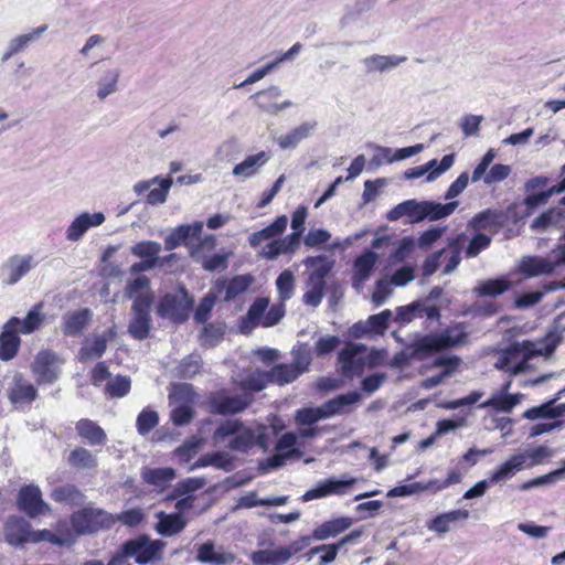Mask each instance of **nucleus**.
<instances>
[{"instance_id":"49530a36","label":"nucleus","mask_w":565,"mask_h":565,"mask_svg":"<svg viewBox=\"0 0 565 565\" xmlns=\"http://www.w3.org/2000/svg\"><path fill=\"white\" fill-rule=\"evenodd\" d=\"M554 194L557 193L554 191L553 186L542 192L529 194L523 200V205L525 206V210L519 217H516V221L525 220L526 217L532 215L539 206L546 204L550 198Z\"/></svg>"},{"instance_id":"f8f14e48","label":"nucleus","mask_w":565,"mask_h":565,"mask_svg":"<svg viewBox=\"0 0 565 565\" xmlns=\"http://www.w3.org/2000/svg\"><path fill=\"white\" fill-rule=\"evenodd\" d=\"M17 503L19 510L30 518H35L50 509L42 500V492L35 484H28L20 488Z\"/></svg>"},{"instance_id":"f257e3e1","label":"nucleus","mask_w":565,"mask_h":565,"mask_svg":"<svg viewBox=\"0 0 565 565\" xmlns=\"http://www.w3.org/2000/svg\"><path fill=\"white\" fill-rule=\"evenodd\" d=\"M458 201L440 203L431 200H406L394 206L386 215L390 222L398 221L403 216L408 217L409 224L424 221L435 222L450 216L458 207Z\"/></svg>"},{"instance_id":"58836bf2","label":"nucleus","mask_w":565,"mask_h":565,"mask_svg":"<svg viewBox=\"0 0 565 565\" xmlns=\"http://www.w3.org/2000/svg\"><path fill=\"white\" fill-rule=\"evenodd\" d=\"M254 278L252 275H237L227 281H223L222 285H218V291H222V288L225 289L224 300L231 301L236 298L239 294L246 291L252 285Z\"/></svg>"},{"instance_id":"052dcab7","label":"nucleus","mask_w":565,"mask_h":565,"mask_svg":"<svg viewBox=\"0 0 565 565\" xmlns=\"http://www.w3.org/2000/svg\"><path fill=\"white\" fill-rule=\"evenodd\" d=\"M276 287L279 295V299L285 302L289 300L294 295L295 289V276L289 269H285L279 274L276 279Z\"/></svg>"},{"instance_id":"393cba45","label":"nucleus","mask_w":565,"mask_h":565,"mask_svg":"<svg viewBox=\"0 0 565 565\" xmlns=\"http://www.w3.org/2000/svg\"><path fill=\"white\" fill-rule=\"evenodd\" d=\"M352 523L353 521L349 516H340L326 521L312 531V539L317 541H326L330 537H335L350 529Z\"/></svg>"},{"instance_id":"39448f33","label":"nucleus","mask_w":565,"mask_h":565,"mask_svg":"<svg viewBox=\"0 0 565 565\" xmlns=\"http://www.w3.org/2000/svg\"><path fill=\"white\" fill-rule=\"evenodd\" d=\"M154 301L152 291L138 295L131 306V319L128 324L129 335L138 341L147 339L152 329L151 307Z\"/></svg>"},{"instance_id":"423d86ee","label":"nucleus","mask_w":565,"mask_h":565,"mask_svg":"<svg viewBox=\"0 0 565 565\" xmlns=\"http://www.w3.org/2000/svg\"><path fill=\"white\" fill-rule=\"evenodd\" d=\"M194 306V298L184 286H180L178 294H166L159 301L157 313L161 318H169L174 323H183Z\"/></svg>"},{"instance_id":"473e14b6","label":"nucleus","mask_w":565,"mask_h":565,"mask_svg":"<svg viewBox=\"0 0 565 565\" xmlns=\"http://www.w3.org/2000/svg\"><path fill=\"white\" fill-rule=\"evenodd\" d=\"M303 265L307 268H312L308 281L326 282L324 278L332 270L334 260L329 259L326 255L308 256L303 259Z\"/></svg>"},{"instance_id":"9d476101","label":"nucleus","mask_w":565,"mask_h":565,"mask_svg":"<svg viewBox=\"0 0 565 565\" xmlns=\"http://www.w3.org/2000/svg\"><path fill=\"white\" fill-rule=\"evenodd\" d=\"M254 402L252 395H211L209 404L211 413L216 415H235L244 412Z\"/></svg>"},{"instance_id":"603ef678","label":"nucleus","mask_w":565,"mask_h":565,"mask_svg":"<svg viewBox=\"0 0 565 565\" xmlns=\"http://www.w3.org/2000/svg\"><path fill=\"white\" fill-rule=\"evenodd\" d=\"M224 334V323H204L200 334L202 345L214 348L223 340Z\"/></svg>"},{"instance_id":"6e6552de","label":"nucleus","mask_w":565,"mask_h":565,"mask_svg":"<svg viewBox=\"0 0 565 565\" xmlns=\"http://www.w3.org/2000/svg\"><path fill=\"white\" fill-rule=\"evenodd\" d=\"M39 265L31 254H13L0 265V281L3 286H14Z\"/></svg>"},{"instance_id":"412c9836","label":"nucleus","mask_w":565,"mask_h":565,"mask_svg":"<svg viewBox=\"0 0 565 565\" xmlns=\"http://www.w3.org/2000/svg\"><path fill=\"white\" fill-rule=\"evenodd\" d=\"M355 479L340 480L335 478H330L324 481H321L317 484L316 488L308 490L303 495V501H311L313 499L323 498L330 494H342L349 489Z\"/></svg>"},{"instance_id":"13d9d810","label":"nucleus","mask_w":565,"mask_h":565,"mask_svg":"<svg viewBox=\"0 0 565 565\" xmlns=\"http://www.w3.org/2000/svg\"><path fill=\"white\" fill-rule=\"evenodd\" d=\"M204 486L205 479L203 478H186L174 486L170 498L177 499L184 495L189 497L191 493L202 489Z\"/></svg>"},{"instance_id":"6ab92c4d","label":"nucleus","mask_w":565,"mask_h":565,"mask_svg":"<svg viewBox=\"0 0 565 565\" xmlns=\"http://www.w3.org/2000/svg\"><path fill=\"white\" fill-rule=\"evenodd\" d=\"M8 398L13 405L31 404L38 398V390L18 373L8 388Z\"/></svg>"},{"instance_id":"a19ab883","label":"nucleus","mask_w":565,"mask_h":565,"mask_svg":"<svg viewBox=\"0 0 565 565\" xmlns=\"http://www.w3.org/2000/svg\"><path fill=\"white\" fill-rule=\"evenodd\" d=\"M51 499L58 503H68L81 505L84 503L85 495L74 484H64L54 488L50 494Z\"/></svg>"},{"instance_id":"37998d69","label":"nucleus","mask_w":565,"mask_h":565,"mask_svg":"<svg viewBox=\"0 0 565 565\" xmlns=\"http://www.w3.org/2000/svg\"><path fill=\"white\" fill-rule=\"evenodd\" d=\"M522 394H493L482 402L479 408L492 407L497 412L510 413L521 401Z\"/></svg>"},{"instance_id":"aec40b11","label":"nucleus","mask_w":565,"mask_h":565,"mask_svg":"<svg viewBox=\"0 0 565 565\" xmlns=\"http://www.w3.org/2000/svg\"><path fill=\"white\" fill-rule=\"evenodd\" d=\"M203 230V223L198 221L193 224H182L175 227L164 239V248L172 250L181 244L189 246L190 238H199Z\"/></svg>"},{"instance_id":"f3484780","label":"nucleus","mask_w":565,"mask_h":565,"mask_svg":"<svg viewBox=\"0 0 565 565\" xmlns=\"http://www.w3.org/2000/svg\"><path fill=\"white\" fill-rule=\"evenodd\" d=\"M106 217L102 212H83L77 215L66 230V239L78 242L90 227H96L105 222Z\"/></svg>"},{"instance_id":"e2e57ef3","label":"nucleus","mask_w":565,"mask_h":565,"mask_svg":"<svg viewBox=\"0 0 565 565\" xmlns=\"http://www.w3.org/2000/svg\"><path fill=\"white\" fill-rule=\"evenodd\" d=\"M202 359L200 354L192 353L185 356L178 366V373L182 379H192L198 373H200L202 369Z\"/></svg>"},{"instance_id":"5701e85b","label":"nucleus","mask_w":565,"mask_h":565,"mask_svg":"<svg viewBox=\"0 0 565 565\" xmlns=\"http://www.w3.org/2000/svg\"><path fill=\"white\" fill-rule=\"evenodd\" d=\"M406 56L373 54L362 60L366 74L385 73L399 66Z\"/></svg>"},{"instance_id":"2f4dec72","label":"nucleus","mask_w":565,"mask_h":565,"mask_svg":"<svg viewBox=\"0 0 565 565\" xmlns=\"http://www.w3.org/2000/svg\"><path fill=\"white\" fill-rule=\"evenodd\" d=\"M507 220L504 212L488 209L476 214L470 225L477 230H498L505 224Z\"/></svg>"},{"instance_id":"09e8293b","label":"nucleus","mask_w":565,"mask_h":565,"mask_svg":"<svg viewBox=\"0 0 565 565\" xmlns=\"http://www.w3.org/2000/svg\"><path fill=\"white\" fill-rule=\"evenodd\" d=\"M268 383H270L268 372L256 370L241 381L239 387L244 392L257 393L263 391Z\"/></svg>"},{"instance_id":"2eb2a0df","label":"nucleus","mask_w":565,"mask_h":565,"mask_svg":"<svg viewBox=\"0 0 565 565\" xmlns=\"http://www.w3.org/2000/svg\"><path fill=\"white\" fill-rule=\"evenodd\" d=\"M18 326H20V319L12 317L3 326V330L0 333V360L9 361L13 359L20 347V337L18 334Z\"/></svg>"},{"instance_id":"338daca9","label":"nucleus","mask_w":565,"mask_h":565,"mask_svg":"<svg viewBox=\"0 0 565 565\" xmlns=\"http://www.w3.org/2000/svg\"><path fill=\"white\" fill-rule=\"evenodd\" d=\"M131 387V380L128 376L117 375L108 381L105 391L110 397L120 398L126 396Z\"/></svg>"},{"instance_id":"79ce46f5","label":"nucleus","mask_w":565,"mask_h":565,"mask_svg":"<svg viewBox=\"0 0 565 565\" xmlns=\"http://www.w3.org/2000/svg\"><path fill=\"white\" fill-rule=\"evenodd\" d=\"M511 288V282L505 277H498L481 281L473 292L480 297H498Z\"/></svg>"},{"instance_id":"0eeeda50","label":"nucleus","mask_w":565,"mask_h":565,"mask_svg":"<svg viewBox=\"0 0 565 565\" xmlns=\"http://www.w3.org/2000/svg\"><path fill=\"white\" fill-rule=\"evenodd\" d=\"M73 530L78 535L93 534L113 526V514L103 509L83 508L71 516Z\"/></svg>"},{"instance_id":"bf43d9fd","label":"nucleus","mask_w":565,"mask_h":565,"mask_svg":"<svg viewBox=\"0 0 565 565\" xmlns=\"http://www.w3.org/2000/svg\"><path fill=\"white\" fill-rule=\"evenodd\" d=\"M47 30V25L43 24L36 29H34L32 32L26 34H21L15 38H13L9 42V46L12 49V51L18 54L22 51H24L30 43L36 41L40 39V36Z\"/></svg>"},{"instance_id":"3c124183","label":"nucleus","mask_w":565,"mask_h":565,"mask_svg":"<svg viewBox=\"0 0 565 565\" xmlns=\"http://www.w3.org/2000/svg\"><path fill=\"white\" fill-rule=\"evenodd\" d=\"M130 252L134 256L146 260H153L159 264V253L161 245L154 241H141L131 246Z\"/></svg>"},{"instance_id":"c756f323","label":"nucleus","mask_w":565,"mask_h":565,"mask_svg":"<svg viewBox=\"0 0 565 565\" xmlns=\"http://www.w3.org/2000/svg\"><path fill=\"white\" fill-rule=\"evenodd\" d=\"M269 159L270 156L266 151L247 156L242 162L234 166L232 173L235 177H243L245 179L252 178Z\"/></svg>"},{"instance_id":"de8ad7c7","label":"nucleus","mask_w":565,"mask_h":565,"mask_svg":"<svg viewBox=\"0 0 565 565\" xmlns=\"http://www.w3.org/2000/svg\"><path fill=\"white\" fill-rule=\"evenodd\" d=\"M68 463L79 470L97 467V459L93 454L83 447H76L68 456Z\"/></svg>"},{"instance_id":"f03ea898","label":"nucleus","mask_w":565,"mask_h":565,"mask_svg":"<svg viewBox=\"0 0 565 565\" xmlns=\"http://www.w3.org/2000/svg\"><path fill=\"white\" fill-rule=\"evenodd\" d=\"M166 543L161 540H152L147 534H140L125 541L113 555V564L125 563L131 557L138 565H148L161 561L162 550Z\"/></svg>"},{"instance_id":"7c9ffc66","label":"nucleus","mask_w":565,"mask_h":565,"mask_svg":"<svg viewBox=\"0 0 565 565\" xmlns=\"http://www.w3.org/2000/svg\"><path fill=\"white\" fill-rule=\"evenodd\" d=\"M158 523L156 531L162 536H172L180 533L186 525V522L181 513L159 512L157 514Z\"/></svg>"},{"instance_id":"1a4fd4ad","label":"nucleus","mask_w":565,"mask_h":565,"mask_svg":"<svg viewBox=\"0 0 565 565\" xmlns=\"http://www.w3.org/2000/svg\"><path fill=\"white\" fill-rule=\"evenodd\" d=\"M367 350L365 344L349 342L338 354L341 364V373L344 377L360 376L365 369Z\"/></svg>"},{"instance_id":"a18cd8bd","label":"nucleus","mask_w":565,"mask_h":565,"mask_svg":"<svg viewBox=\"0 0 565 565\" xmlns=\"http://www.w3.org/2000/svg\"><path fill=\"white\" fill-rule=\"evenodd\" d=\"M270 383L285 385L296 381L300 373L292 364L280 363L267 371Z\"/></svg>"},{"instance_id":"b1692460","label":"nucleus","mask_w":565,"mask_h":565,"mask_svg":"<svg viewBox=\"0 0 565 565\" xmlns=\"http://www.w3.org/2000/svg\"><path fill=\"white\" fill-rule=\"evenodd\" d=\"M288 218L286 215L278 216L271 224L260 231L254 232L248 237V243L253 248H257L265 241H274L279 237L287 228Z\"/></svg>"},{"instance_id":"c85d7f7f","label":"nucleus","mask_w":565,"mask_h":565,"mask_svg":"<svg viewBox=\"0 0 565 565\" xmlns=\"http://www.w3.org/2000/svg\"><path fill=\"white\" fill-rule=\"evenodd\" d=\"M191 258L200 264L206 271H222L228 266L230 253H215L213 255H204L198 248H191Z\"/></svg>"},{"instance_id":"72a5a7b5","label":"nucleus","mask_w":565,"mask_h":565,"mask_svg":"<svg viewBox=\"0 0 565 565\" xmlns=\"http://www.w3.org/2000/svg\"><path fill=\"white\" fill-rule=\"evenodd\" d=\"M120 71L118 68H104L99 78L96 81V96L99 100H105L108 96L118 90V81Z\"/></svg>"},{"instance_id":"9b49d317","label":"nucleus","mask_w":565,"mask_h":565,"mask_svg":"<svg viewBox=\"0 0 565 565\" xmlns=\"http://www.w3.org/2000/svg\"><path fill=\"white\" fill-rule=\"evenodd\" d=\"M56 363L57 355L50 350H42L36 354L32 363V372L38 384H53L58 380L60 369Z\"/></svg>"},{"instance_id":"c9c22d12","label":"nucleus","mask_w":565,"mask_h":565,"mask_svg":"<svg viewBox=\"0 0 565 565\" xmlns=\"http://www.w3.org/2000/svg\"><path fill=\"white\" fill-rule=\"evenodd\" d=\"M269 300L265 297H258L254 300V302L248 308L246 316L242 321V332L245 333L246 328H255L258 324H262V320L265 317V312L268 309Z\"/></svg>"},{"instance_id":"ddd939ff","label":"nucleus","mask_w":565,"mask_h":565,"mask_svg":"<svg viewBox=\"0 0 565 565\" xmlns=\"http://www.w3.org/2000/svg\"><path fill=\"white\" fill-rule=\"evenodd\" d=\"M562 265L563 264H557V255H554L553 262L540 256H523L519 260L516 271L525 278H533L542 275H551Z\"/></svg>"},{"instance_id":"ea45409f","label":"nucleus","mask_w":565,"mask_h":565,"mask_svg":"<svg viewBox=\"0 0 565 565\" xmlns=\"http://www.w3.org/2000/svg\"><path fill=\"white\" fill-rule=\"evenodd\" d=\"M525 463V455H514L505 462L500 465L498 469L491 475L490 482L492 484L500 482L504 479H510L518 471H520Z\"/></svg>"},{"instance_id":"864d4df0","label":"nucleus","mask_w":565,"mask_h":565,"mask_svg":"<svg viewBox=\"0 0 565 565\" xmlns=\"http://www.w3.org/2000/svg\"><path fill=\"white\" fill-rule=\"evenodd\" d=\"M454 162H455V154L450 153V154H445L441 158L439 163L436 159H433V160L428 161L427 163H425L424 167L426 169V172H428L426 181L427 182L435 181L440 174H443L444 172L449 170L452 167Z\"/></svg>"},{"instance_id":"4be33fe9","label":"nucleus","mask_w":565,"mask_h":565,"mask_svg":"<svg viewBox=\"0 0 565 565\" xmlns=\"http://www.w3.org/2000/svg\"><path fill=\"white\" fill-rule=\"evenodd\" d=\"M32 527L29 522L23 519H12L4 527L6 541L13 546H23L31 543Z\"/></svg>"},{"instance_id":"a211bd4d","label":"nucleus","mask_w":565,"mask_h":565,"mask_svg":"<svg viewBox=\"0 0 565 565\" xmlns=\"http://www.w3.org/2000/svg\"><path fill=\"white\" fill-rule=\"evenodd\" d=\"M93 312L88 308L66 312L62 318L61 330L66 337H78L89 324Z\"/></svg>"},{"instance_id":"774afa93","label":"nucleus","mask_w":565,"mask_h":565,"mask_svg":"<svg viewBox=\"0 0 565 565\" xmlns=\"http://www.w3.org/2000/svg\"><path fill=\"white\" fill-rule=\"evenodd\" d=\"M158 423L159 415L156 411L143 409L137 417V430L141 436H146L158 425Z\"/></svg>"},{"instance_id":"a878e982","label":"nucleus","mask_w":565,"mask_h":565,"mask_svg":"<svg viewBox=\"0 0 565 565\" xmlns=\"http://www.w3.org/2000/svg\"><path fill=\"white\" fill-rule=\"evenodd\" d=\"M469 516L470 513L468 510H451L436 515L427 523L426 526L429 531H433L438 535H443L450 531V524L459 521H466Z\"/></svg>"},{"instance_id":"0e129e2a","label":"nucleus","mask_w":565,"mask_h":565,"mask_svg":"<svg viewBox=\"0 0 565 565\" xmlns=\"http://www.w3.org/2000/svg\"><path fill=\"white\" fill-rule=\"evenodd\" d=\"M423 303L417 300L407 306H401L396 309L395 321L401 326L412 322L416 317H422Z\"/></svg>"},{"instance_id":"4468645a","label":"nucleus","mask_w":565,"mask_h":565,"mask_svg":"<svg viewBox=\"0 0 565 565\" xmlns=\"http://www.w3.org/2000/svg\"><path fill=\"white\" fill-rule=\"evenodd\" d=\"M521 344H525V349L521 351L522 360L518 363H514L511 365L510 373L512 375H518L526 371L529 367V361L532 360L534 356L539 355H545L550 356L554 353L556 350V347L558 344V340H553L547 343H540L537 347L532 341H522Z\"/></svg>"},{"instance_id":"f704fd0d","label":"nucleus","mask_w":565,"mask_h":565,"mask_svg":"<svg viewBox=\"0 0 565 565\" xmlns=\"http://www.w3.org/2000/svg\"><path fill=\"white\" fill-rule=\"evenodd\" d=\"M362 399V395L358 391H351L344 394H339L328 401L329 408H331L333 416L350 414L353 412L355 405Z\"/></svg>"},{"instance_id":"6e6d98bb","label":"nucleus","mask_w":565,"mask_h":565,"mask_svg":"<svg viewBox=\"0 0 565 565\" xmlns=\"http://www.w3.org/2000/svg\"><path fill=\"white\" fill-rule=\"evenodd\" d=\"M561 396H562V392H558L554 398H552L541 405L533 406V407L526 409L522 415L523 418H526L530 420H537L541 418L554 419L552 406H553V403H556L561 398Z\"/></svg>"},{"instance_id":"c03bdc74","label":"nucleus","mask_w":565,"mask_h":565,"mask_svg":"<svg viewBox=\"0 0 565 565\" xmlns=\"http://www.w3.org/2000/svg\"><path fill=\"white\" fill-rule=\"evenodd\" d=\"M142 480L154 487H164L167 483L175 478L174 469L170 467L164 468H143L141 471Z\"/></svg>"},{"instance_id":"7ed1b4c3","label":"nucleus","mask_w":565,"mask_h":565,"mask_svg":"<svg viewBox=\"0 0 565 565\" xmlns=\"http://www.w3.org/2000/svg\"><path fill=\"white\" fill-rule=\"evenodd\" d=\"M467 334L462 331L455 333V329L447 328L440 332L417 334L408 343L415 361H423L435 353H439L462 343Z\"/></svg>"},{"instance_id":"cd10ccee","label":"nucleus","mask_w":565,"mask_h":565,"mask_svg":"<svg viewBox=\"0 0 565 565\" xmlns=\"http://www.w3.org/2000/svg\"><path fill=\"white\" fill-rule=\"evenodd\" d=\"M76 433L86 440L89 446H103L107 441L104 429L95 422L83 418L76 423Z\"/></svg>"},{"instance_id":"8fccbe9b","label":"nucleus","mask_w":565,"mask_h":565,"mask_svg":"<svg viewBox=\"0 0 565 565\" xmlns=\"http://www.w3.org/2000/svg\"><path fill=\"white\" fill-rule=\"evenodd\" d=\"M564 210L551 209L535 217L531 224L533 231L543 232L552 225H557L564 218Z\"/></svg>"},{"instance_id":"e433bc0d","label":"nucleus","mask_w":565,"mask_h":565,"mask_svg":"<svg viewBox=\"0 0 565 565\" xmlns=\"http://www.w3.org/2000/svg\"><path fill=\"white\" fill-rule=\"evenodd\" d=\"M290 559V553L286 547L276 550H258L252 554V562L255 565H280Z\"/></svg>"},{"instance_id":"5fc2aeb1","label":"nucleus","mask_w":565,"mask_h":565,"mask_svg":"<svg viewBox=\"0 0 565 565\" xmlns=\"http://www.w3.org/2000/svg\"><path fill=\"white\" fill-rule=\"evenodd\" d=\"M43 303H36L30 309L23 319L20 321V332L23 334H30L36 331L44 320V316L41 313Z\"/></svg>"},{"instance_id":"680f3d73","label":"nucleus","mask_w":565,"mask_h":565,"mask_svg":"<svg viewBox=\"0 0 565 565\" xmlns=\"http://www.w3.org/2000/svg\"><path fill=\"white\" fill-rule=\"evenodd\" d=\"M525 348V344H521L518 341L512 342L508 348H505L502 351L499 360L495 363V367L498 370L510 372L512 362L520 356L521 351L524 350Z\"/></svg>"},{"instance_id":"dca6fc26","label":"nucleus","mask_w":565,"mask_h":565,"mask_svg":"<svg viewBox=\"0 0 565 565\" xmlns=\"http://www.w3.org/2000/svg\"><path fill=\"white\" fill-rule=\"evenodd\" d=\"M377 260L379 255L372 249H365L354 259L352 275L353 288L359 291L363 287L365 281L370 279Z\"/></svg>"},{"instance_id":"20e7f679","label":"nucleus","mask_w":565,"mask_h":565,"mask_svg":"<svg viewBox=\"0 0 565 565\" xmlns=\"http://www.w3.org/2000/svg\"><path fill=\"white\" fill-rule=\"evenodd\" d=\"M228 437L232 438L226 448L232 451L247 454L256 443L254 430L246 427L238 418L222 420L214 430L212 439L215 444H221Z\"/></svg>"},{"instance_id":"69168bd1","label":"nucleus","mask_w":565,"mask_h":565,"mask_svg":"<svg viewBox=\"0 0 565 565\" xmlns=\"http://www.w3.org/2000/svg\"><path fill=\"white\" fill-rule=\"evenodd\" d=\"M107 349V337L97 335L94 338L92 345H84L79 350V360L87 361L92 358H100Z\"/></svg>"},{"instance_id":"bb28decb","label":"nucleus","mask_w":565,"mask_h":565,"mask_svg":"<svg viewBox=\"0 0 565 565\" xmlns=\"http://www.w3.org/2000/svg\"><path fill=\"white\" fill-rule=\"evenodd\" d=\"M235 457L226 451H214L203 454L191 467V469L202 468L212 466L216 469L223 470L225 472H231L234 470Z\"/></svg>"},{"instance_id":"4c0bfd02","label":"nucleus","mask_w":565,"mask_h":565,"mask_svg":"<svg viewBox=\"0 0 565 565\" xmlns=\"http://www.w3.org/2000/svg\"><path fill=\"white\" fill-rule=\"evenodd\" d=\"M317 122H302L298 127L294 128L290 132L285 136H281L278 139V145L281 149H294L297 145L309 137L312 131L316 129Z\"/></svg>"},{"instance_id":"4d7b16f0","label":"nucleus","mask_w":565,"mask_h":565,"mask_svg":"<svg viewBox=\"0 0 565 565\" xmlns=\"http://www.w3.org/2000/svg\"><path fill=\"white\" fill-rule=\"evenodd\" d=\"M291 354L294 358L291 364L298 370L300 375L307 372L312 362L311 349L308 347V344H298L292 349Z\"/></svg>"}]
</instances>
